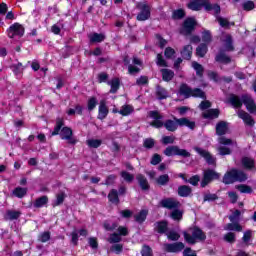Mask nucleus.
<instances>
[{
  "mask_svg": "<svg viewBox=\"0 0 256 256\" xmlns=\"http://www.w3.org/2000/svg\"><path fill=\"white\" fill-rule=\"evenodd\" d=\"M188 9L191 11H201L204 7L205 11H214V13H220L221 7L217 4H211L209 0H191L187 4Z\"/></svg>",
  "mask_w": 256,
  "mask_h": 256,
  "instance_id": "obj_1",
  "label": "nucleus"
},
{
  "mask_svg": "<svg viewBox=\"0 0 256 256\" xmlns=\"http://www.w3.org/2000/svg\"><path fill=\"white\" fill-rule=\"evenodd\" d=\"M229 101L231 105H233V107H241V105H243L244 103L246 109L250 113H256L255 101H253V98H251V96L249 95L242 96V99L239 98L238 96L231 95L229 98Z\"/></svg>",
  "mask_w": 256,
  "mask_h": 256,
  "instance_id": "obj_2",
  "label": "nucleus"
},
{
  "mask_svg": "<svg viewBox=\"0 0 256 256\" xmlns=\"http://www.w3.org/2000/svg\"><path fill=\"white\" fill-rule=\"evenodd\" d=\"M184 239L190 245H195L197 241H205V239H207V236L205 235L204 231L197 227H194L190 229L189 232L184 233Z\"/></svg>",
  "mask_w": 256,
  "mask_h": 256,
  "instance_id": "obj_3",
  "label": "nucleus"
},
{
  "mask_svg": "<svg viewBox=\"0 0 256 256\" xmlns=\"http://www.w3.org/2000/svg\"><path fill=\"white\" fill-rule=\"evenodd\" d=\"M178 93L184 99H189V97H199L200 99H205V92H203V90L199 88L193 90L187 86V84H182Z\"/></svg>",
  "mask_w": 256,
  "mask_h": 256,
  "instance_id": "obj_4",
  "label": "nucleus"
},
{
  "mask_svg": "<svg viewBox=\"0 0 256 256\" xmlns=\"http://www.w3.org/2000/svg\"><path fill=\"white\" fill-rule=\"evenodd\" d=\"M235 181H247V175L243 173V171L239 170H231L224 175L223 183H225L226 185H230V183H235Z\"/></svg>",
  "mask_w": 256,
  "mask_h": 256,
  "instance_id": "obj_5",
  "label": "nucleus"
},
{
  "mask_svg": "<svg viewBox=\"0 0 256 256\" xmlns=\"http://www.w3.org/2000/svg\"><path fill=\"white\" fill-rule=\"evenodd\" d=\"M164 155L167 157H173V155H179L180 157H191V153H189L185 149L179 148V146H169L164 151Z\"/></svg>",
  "mask_w": 256,
  "mask_h": 256,
  "instance_id": "obj_6",
  "label": "nucleus"
},
{
  "mask_svg": "<svg viewBox=\"0 0 256 256\" xmlns=\"http://www.w3.org/2000/svg\"><path fill=\"white\" fill-rule=\"evenodd\" d=\"M137 8L140 11L137 15L138 21H147L151 17V7L147 3H139Z\"/></svg>",
  "mask_w": 256,
  "mask_h": 256,
  "instance_id": "obj_7",
  "label": "nucleus"
},
{
  "mask_svg": "<svg viewBox=\"0 0 256 256\" xmlns=\"http://www.w3.org/2000/svg\"><path fill=\"white\" fill-rule=\"evenodd\" d=\"M219 173L215 172V170L208 169L204 171V177L201 181V187H207L211 181L215 179H219Z\"/></svg>",
  "mask_w": 256,
  "mask_h": 256,
  "instance_id": "obj_8",
  "label": "nucleus"
},
{
  "mask_svg": "<svg viewBox=\"0 0 256 256\" xmlns=\"http://www.w3.org/2000/svg\"><path fill=\"white\" fill-rule=\"evenodd\" d=\"M24 33L25 28L19 23L11 25L8 29V37H10V39H13V37H23Z\"/></svg>",
  "mask_w": 256,
  "mask_h": 256,
  "instance_id": "obj_9",
  "label": "nucleus"
},
{
  "mask_svg": "<svg viewBox=\"0 0 256 256\" xmlns=\"http://www.w3.org/2000/svg\"><path fill=\"white\" fill-rule=\"evenodd\" d=\"M149 117L151 119H153V121L150 124V125H152V127H155L156 129L163 127V121H162L163 116H161V114H159V112L151 111V112H149Z\"/></svg>",
  "mask_w": 256,
  "mask_h": 256,
  "instance_id": "obj_10",
  "label": "nucleus"
},
{
  "mask_svg": "<svg viewBox=\"0 0 256 256\" xmlns=\"http://www.w3.org/2000/svg\"><path fill=\"white\" fill-rule=\"evenodd\" d=\"M160 205L165 209H178V207L181 206V203H179L175 198H165L160 201Z\"/></svg>",
  "mask_w": 256,
  "mask_h": 256,
  "instance_id": "obj_11",
  "label": "nucleus"
},
{
  "mask_svg": "<svg viewBox=\"0 0 256 256\" xmlns=\"http://www.w3.org/2000/svg\"><path fill=\"white\" fill-rule=\"evenodd\" d=\"M195 25H197V22L194 20V18H187L184 21V24L182 27L183 35H189V33H191V31L195 29Z\"/></svg>",
  "mask_w": 256,
  "mask_h": 256,
  "instance_id": "obj_12",
  "label": "nucleus"
},
{
  "mask_svg": "<svg viewBox=\"0 0 256 256\" xmlns=\"http://www.w3.org/2000/svg\"><path fill=\"white\" fill-rule=\"evenodd\" d=\"M118 233L119 234L114 233L110 236L109 238L110 243H119V241H121V235L125 237L129 233V231L127 230L126 227L120 226L118 227Z\"/></svg>",
  "mask_w": 256,
  "mask_h": 256,
  "instance_id": "obj_13",
  "label": "nucleus"
},
{
  "mask_svg": "<svg viewBox=\"0 0 256 256\" xmlns=\"http://www.w3.org/2000/svg\"><path fill=\"white\" fill-rule=\"evenodd\" d=\"M183 249H185V244H183V242L164 245V250L169 253H179V251H183Z\"/></svg>",
  "mask_w": 256,
  "mask_h": 256,
  "instance_id": "obj_14",
  "label": "nucleus"
},
{
  "mask_svg": "<svg viewBox=\"0 0 256 256\" xmlns=\"http://www.w3.org/2000/svg\"><path fill=\"white\" fill-rule=\"evenodd\" d=\"M61 139H65L68 143L74 145L75 139H73V130L69 127H63L60 131Z\"/></svg>",
  "mask_w": 256,
  "mask_h": 256,
  "instance_id": "obj_15",
  "label": "nucleus"
},
{
  "mask_svg": "<svg viewBox=\"0 0 256 256\" xmlns=\"http://www.w3.org/2000/svg\"><path fill=\"white\" fill-rule=\"evenodd\" d=\"M194 151H196L198 155H201V157H204L209 165H215V159L213 158V156H211L209 152L199 147H195Z\"/></svg>",
  "mask_w": 256,
  "mask_h": 256,
  "instance_id": "obj_16",
  "label": "nucleus"
},
{
  "mask_svg": "<svg viewBox=\"0 0 256 256\" xmlns=\"http://www.w3.org/2000/svg\"><path fill=\"white\" fill-rule=\"evenodd\" d=\"M109 115V108H107V102L105 100L100 101L99 109H98V119H105Z\"/></svg>",
  "mask_w": 256,
  "mask_h": 256,
  "instance_id": "obj_17",
  "label": "nucleus"
},
{
  "mask_svg": "<svg viewBox=\"0 0 256 256\" xmlns=\"http://www.w3.org/2000/svg\"><path fill=\"white\" fill-rule=\"evenodd\" d=\"M238 117L244 121L246 125H249L250 127H253L255 125V121L247 112L239 110L238 111Z\"/></svg>",
  "mask_w": 256,
  "mask_h": 256,
  "instance_id": "obj_18",
  "label": "nucleus"
},
{
  "mask_svg": "<svg viewBox=\"0 0 256 256\" xmlns=\"http://www.w3.org/2000/svg\"><path fill=\"white\" fill-rule=\"evenodd\" d=\"M229 131V124L225 121H220L216 124L217 135H225Z\"/></svg>",
  "mask_w": 256,
  "mask_h": 256,
  "instance_id": "obj_19",
  "label": "nucleus"
},
{
  "mask_svg": "<svg viewBox=\"0 0 256 256\" xmlns=\"http://www.w3.org/2000/svg\"><path fill=\"white\" fill-rule=\"evenodd\" d=\"M133 63L134 65H138V66L130 65L128 67V71L130 75H135V73H139V71H141L142 62L139 60V58H134Z\"/></svg>",
  "mask_w": 256,
  "mask_h": 256,
  "instance_id": "obj_20",
  "label": "nucleus"
},
{
  "mask_svg": "<svg viewBox=\"0 0 256 256\" xmlns=\"http://www.w3.org/2000/svg\"><path fill=\"white\" fill-rule=\"evenodd\" d=\"M225 51H233V41L231 40V35L225 34L222 36Z\"/></svg>",
  "mask_w": 256,
  "mask_h": 256,
  "instance_id": "obj_21",
  "label": "nucleus"
},
{
  "mask_svg": "<svg viewBox=\"0 0 256 256\" xmlns=\"http://www.w3.org/2000/svg\"><path fill=\"white\" fill-rule=\"evenodd\" d=\"M202 117H204V119H217V117H219V110L218 109L206 110L202 113Z\"/></svg>",
  "mask_w": 256,
  "mask_h": 256,
  "instance_id": "obj_22",
  "label": "nucleus"
},
{
  "mask_svg": "<svg viewBox=\"0 0 256 256\" xmlns=\"http://www.w3.org/2000/svg\"><path fill=\"white\" fill-rule=\"evenodd\" d=\"M180 127H188V129H195V123L187 118L176 119Z\"/></svg>",
  "mask_w": 256,
  "mask_h": 256,
  "instance_id": "obj_23",
  "label": "nucleus"
},
{
  "mask_svg": "<svg viewBox=\"0 0 256 256\" xmlns=\"http://www.w3.org/2000/svg\"><path fill=\"white\" fill-rule=\"evenodd\" d=\"M181 55L183 59H187L189 61V59H191V55H193V46L191 45L184 46V48L181 51Z\"/></svg>",
  "mask_w": 256,
  "mask_h": 256,
  "instance_id": "obj_24",
  "label": "nucleus"
},
{
  "mask_svg": "<svg viewBox=\"0 0 256 256\" xmlns=\"http://www.w3.org/2000/svg\"><path fill=\"white\" fill-rule=\"evenodd\" d=\"M90 43H101L105 41V35L99 33H93L89 35Z\"/></svg>",
  "mask_w": 256,
  "mask_h": 256,
  "instance_id": "obj_25",
  "label": "nucleus"
},
{
  "mask_svg": "<svg viewBox=\"0 0 256 256\" xmlns=\"http://www.w3.org/2000/svg\"><path fill=\"white\" fill-rule=\"evenodd\" d=\"M108 85L111 87L110 93H117L120 85L119 78H113L112 80L108 81Z\"/></svg>",
  "mask_w": 256,
  "mask_h": 256,
  "instance_id": "obj_26",
  "label": "nucleus"
},
{
  "mask_svg": "<svg viewBox=\"0 0 256 256\" xmlns=\"http://www.w3.org/2000/svg\"><path fill=\"white\" fill-rule=\"evenodd\" d=\"M242 165L244 169H253L255 167V160L249 157L242 158Z\"/></svg>",
  "mask_w": 256,
  "mask_h": 256,
  "instance_id": "obj_27",
  "label": "nucleus"
},
{
  "mask_svg": "<svg viewBox=\"0 0 256 256\" xmlns=\"http://www.w3.org/2000/svg\"><path fill=\"white\" fill-rule=\"evenodd\" d=\"M161 73H162L163 81H171V79H173V77H175V73L173 72V70L162 69Z\"/></svg>",
  "mask_w": 256,
  "mask_h": 256,
  "instance_id": "obj_28",
  "label": "nucleus"
},
{
  "mask_svg": "<svg viewBox=\"0 0 256 256\" xmlns=\"http://www.w3.org/2000/svg\"><path fill=\"white\" fill-rule=\"evenodd\" d=\"M134 111L133 106L131 105H123L119 110V114L123 117H127V115H131Z\"/></svg>",
  "mask_w": 256,
  "mask_h": 256,
  "instance_id": "obj_29",
  "label": "nucleus"
},
{
  "mask_svg": "<svg viewBox=\"0 0 256 256\" xmlns=\"http://www.w3.org/2000/svg\"><path fill=\"white\" fill-rule=\"evenodd\" d=\"M164 126L166 127L167 131H176L179 123L177 122V119L175 121L167 120Z\"/></svg>",
  "mask_w": 256,
  "mask_h": 256,
  "instance_id": "obj_30",
  "label": "nucleus"
},
{
  "mask_svg": "<svg viewBox=\"0 0 256 256\" xmlns=\"http://www.w3.org/2000/svg\"><path fill=\"white\" fill-rule=\"evenodd\" d=\"M178 195L180 197H189V195H191V188L188 186H180L178 188Z\"/></svg>",
  "mask_w": 256,
  "mask_h": 256,
  "instance_id": "obj_31",
  "label": "nucleus"
},
{
  "mask_svg": "<svg viewBox=\"0 0 256 256\" xmlns=\"http://www.w3.org/2000/svg\"><path fill=\"white\" fill-rule=\"evenodd\" d=\"M225 230L226 231H242L243 228L241 227V225H239V223L237 222H232V223H229L225 226Z\"/></svg>",
  "mask_w": 256,
  "mask_h": 256,
  "instance_id": "obj_32",
  "label": "nucleus"
},
{
  "mask_svg": "<svg viewBox=\"0 0 256 256\" xmlns=\"http://www.w3.org/2000/svg\"><path fill=\"white\" fill-rule=\"evenodd\" d=\"M13 195L19 199H22V197L27 195V188L17 187L13 190Z\"/></svg>",
  "mask_w": 256,
  "mask_h": 256,
  "instance_id": "obj_33",
  "label": "nucleus"
},
{
  "mask_svg": "<svg viewBox=\"0 0 256 256\" xmlns=\"http://www.w3.org/2000/svg\"><path fill=\"white\" fill-rule=\"evenodd\" d=\"M137 180H138V183H139L141 189H144V190L149 189V182H147V178H145V176L138 175Z\"/></svg>",
  "mask_w": 256,
  "mask_h": 256,
  "instance_id": "obj_34",
  "label": "nucleus"
},
{
  "mask_svg": "<svg viewBox=\"0 0 256 256\" xmlns=\"http://www.w3.org/2000/svg\"><path fill=\"white\" fill-rule=\"evenodd\" d=\"M196 55L198 57H205L207 55V44H200L196 49Z\"/></svg>",
  "mask_w": 256,
  "mask_h": 256,
  "instance_id": "obj_35",
  "label": "nucleus"
},
{
  "mask_svg": "<svg viewBox=\"0 0 256 256\" xmlns=\"http://www.w3.org/2000/svg\"><path fill=\"white\" fill-rule=\"evenodd\" d=\"M155 231H157V233H165V231H167V222H157L155 224Z\"/></svg>",
  "mask_w": 256,
  "mask_h": 256,
  "instance_id": "obj_36",
  "label": "nucleus"
},
{
  "mask_svg": "<svg viewBox=\"0 0 256 256\" xmlns=\"http://www.w3.org/2000/svg\"><path fill=\"white\" fill-rule=\"evenodd\" d=\"M88 147H91L92 149H97V147H101L102 141L100 139H89L86 141Z\"/></svg>",
  "mask_w": 256,
  "mask_h": 256,
  "instance_id": "obj_37",
  "label": "nucleus"
},
{
  "mask_svg": "<svg viewBox=\"0 0 256 256\" xmlns=\"http://www.w3.org/2000/svg\"><path fill=\"white\" fill-rule=\"evenodd\" d=\"M148 213L147 210L140 211V213L135 216V221H137V223H143V221L147 219Z\"/></svg>",
  "mask_w": 256,
  "mask_h": 256,
  "instance_id": "obj_38",
  "label": "nucleus"
},
{
  "mask_svg": "<svg viewBox=\"0 0 256 256\" xmlns=\"http://www.w3.org/2000/svg\"><path fill=\"white\" fill-rule=\"evenodd\" d=\"M48 201L49 199L47 198V196H42L35 201L34 207H44V205H47Z\"/></svg>",
  "mask_w": 256,
  "mask_h": 256,
  "instance_id": "obj_39",
  "label": "nucleus"
},
{
  "mask_svg": "<svg viewBox=\"0 0 256 256\" xmlns=\"http://www.w3.org/2000/svg\"><path fill=\"white\" fill-rule=\"evenodd\" d=\"M97 98L96 97H90L88 99L87 107L88 111H93L97 107Z\"/></svg>",
  "mask_w": 256,
  "mask_h": 256,
  "instance_id": "obj_40",
  "label": "nucleus"
},
{
  "mask_svg": "<svg viewBox=\"0 0 256 256\" xmlns=\"http://www.w3.org/2000/svg\"><path fill=\"white\" fill-rule=\"evenodd\" d=\"M192 67L196 71V75L199 77L203 76V66L197 62H192Z\"/></svg>",
  "mask_w": 256,
  "mask_h": 256,
  "instance_id": "obj_41",
  "label": "nucleus"
},
{
  "mask_svg": "<svg viewBox=\"0 0 256 256\" xmlns=\"http://www.w3.org/2000/svg\"><path fill=\"white\" fill-rule=\"evenodd\" d=\"M216 61H218L219 63H229V61H231V58H229V56L221 52L216 56Z\"/></svg>",
  "mask_w": 256,
  "mask_h": 256,
  "instance_id": "obj_42",
  "label": "nucleus"
},
{
  "mask_svg": "<svg viewBox=\"0 0 256 256\" xmlns=\"http://www.w3.org/2000/svg\"><path fill=\"white\" fill-rule=\"evenodd\" d=\"M108 199L109 201H111V203H119V196L117 194V190H112L108 195Z\"/></svg>",
  "mask_w": 256,
  "mask_h": 256,
  "instance_id": "obj_43",
  "label": "nucleus"
},
{
  "mask_svg": "<svg viewBox=\"0 0 256 256\" xmlns=\"http://www.w3.org/2000/svg\"><path fill=\"white\" fill-rule=\"evenodd\" d=\"M20 215H21V213H19L17 211H8L6 213V219H9L10 221H13L15 219H19Z\"/></svg>",
  "mask_w": 256,
  "mask_h": 256,
  "instance_id": "obj_44",
  "label": "nucleus"
},
{
  "mask_svg": "<svg viewBox=\"0 0 256 256\" xmlns=\"http://www.w3.org/2000/svg\"><path fill=\"white\" fill-rule=\"evenodd\" d=\"M217 21L221 27H231V25H235V23L229 22L226 18L218 17Z\"/></svg>",
  "mask_w": 256,
  "mask_h": 256,
  "instance_id": "obj_45",
  "label": "nucleus"
},
{
  "mask_svg": "<svg viewBox=\"0 0 256 256\" xmlns=\"http://www.w3.org/2000/svg\"><path fill=\"white\" fill-rule=\"evenodd\" d=\"M171 218L174 221H181V219L183 218V212H181V210H174L171 213Z\"/></svg>",
  "mask_w": 256,
  "mask_h": 256,
  "instance_id": "obj_46",
  "label": "nucleus"
},
{
  "mask_svg": "<svg viewBox=\"0 0 256 256\" xmlns=\"http://www.w3.org/2000/svg\"><path fill=\"white\" fill-rule=\"evenodd\" d=\"M172 17H173V19H183V17H185V10H183V9L175 10L173 12Z\"/></svg>",
  "mask_w": 256,
  "mask_h": 256,
  "instance_id": "obj_47",
  "label": "nucleus"
},
{
  "mask_svg": "<svg viewBox=\"0 0 256 256\" xmlns=\"http://www.w3.org/2000/svg\"><path fill=\"white\" fill-rule=\"evenodd\" d=\"M38 239L41 243H47L51 239V234L49 232H43L39 235Z\"/></svg>",
  "mask_w": 256,
  "mask_h": 256,
  "instance_id": "obj_48",
  "label": "nucleus"
},
{
  "mask_svg": "<svg viewBox=\"0 0 256 256\" xmlns=\"http://www.w3.org/2000/svg\"><path fill=\"white\" fill-rule=\"evenodd\" d=\"M236 189H238V191H240V193H252L253 189H251V187L247 186V185H238L236 186Z\"/></svg>",
  "mask_w": 256,
  "mask_h": 256,
  "instance_id": "obj_49",
  "label": "nucleus"
},
{
  "mask_svg": "<svg viewBox=\"0 0 256 256\" xmlns=\"http://www.w3.org/2000/svg\"><path fill=\"white\" fill-rule=\"evenodd\" d=\"M157 97L158 99H167V91L165 90V88H157Z\"/></svg>",
  "mask_w": 256,
  "mask_h": 256,
  "instance_id": "obj_50",
  "label": "nucleus"
},
{
  "mask_svg": "<svg viewBox=\"0 0 256 256\" xmlns=\"http://www.w3.org/2000/svg\"><path fill=\"white\" fill-rule=\"evenodd\" d=\"M202 41L205 43L204 45H207L208 43H211V32L204 31L202 33Z\"/></svg>",
  "mask_w": 256,
  "mask_h": 256,
  "instance_id": "obj_51",
  "label": "nucleus"
},
{
  "mask_svg": "<svg viewBox=\"0 0 256 256\" xmlns=\"http://www.w3.org/2000/svg\"><path fill=\"white\" fill-rule=\"evenodd\" d=\"M61 127H63V120L59 119L56 122V126L54 128V131L52 132V135H59V131H61Z\"/></svg>",
  "mask_w": 256,
  "mask_h": 256,
  "instance_id": "obj_52",
  "label": "nucleus"
},
{
  "mask_svg": "<svg viewBox=\"0 0 256 256\" xmlns=\"http://www.w3.org/2000/svg\"><path fill=\"white\" fill-rule=\"evenodd\" d=\"M157 183H158V185H165L166 183H169V175H167V174L161 175L157 179Z\"/></svg>",
  "mask_w": 256,
  "mask_h": 256,
  "instance_id": "obj_53",
  "label": "nucleus"
},
{
  "mask_svg": "<svg viewBox=\"0 0 256 256\" xmlns=\"http://www.w3.org/2000/svg\"><path fill=\"white\" fill-rule=\"evenodd\" d=\"M241 215V211L235 210L233 214L229 217L231 223H237L239 221V216Z\"/></svg>",
  "mask_w": 256,
  "mask_h": 256,
  "instance_id": "obj_54",
  "label": "nucleus"
},
{
  "mask_svg": "<svg viewBox=\"0 0 256 256\" xmlns=\"http://www.w3.org/2000/svg\"><path fill=\"white\" fill-rule=\"evenodd\" d=\"M244 11H251L255 9V3L253 1H247L243 4Z\"/></svg>",
  "mask_w": 256,
  "mask_h": 256,
  "instance_id": "obj_55",
  "label": "nucleus"
},
{
  "mask_svg": "<svg viewBox=\"0 0 256 256\" xmlns=\"http://www.w3.org/2000/svg\"><path fill=\"white\" fill-rule=\"evenodd\" d=\"M218 153H219V155H230L231 150L225 146H220L218 148Z\"/></svg>",
  "mask_w": 256,
  "mask_h": 256,
  "instance_id": "obj_56",
  "label": "nucleus"
},
{
  "mask_svg": "<svg viewBox=\"0 0 256 256\" xmlns=\"http://www.w3.org/2000/svg\"><path fill=\"white\" fill-rule=\"evenodd\" d=\"M121 177L124 179V181H127L128 183H131V181H133L134 179L133 175L129 174L126 171L121 173Z\"/></svg>",
  "mask_w": 256,
  "mask_h": 256,
  "instance_id": "obj_57",
  "label": "nucleus"
},
{
  "mask_svg": "<svg viewBox=\"0 0 256 256\" xmlns=\"http://www.w3.org/2000/svg\"><path fill=\"white\" fill-rule=\"evenodd\" d=\"M154 145L155 140H153L152 138H147L144 140V147H146V149H151Z\"/></svg>",
  "mask_w": 256,
  "mask_h": 256,
  "instance_id": "obj_58",
  "label": "nucleus"
},
{
  "mask_svg": "<svg viewBox=\"0 0 256 256\" xmlns=\"http://www.w3.org/2000/svg\"><path fill=\"white\" fill-rule=\"evenodd\" d=\"M218 141L220 145H233V141L229 138L220 137Z\"/></svg>",
  "mask_w": 256,
  "mask_h": 256,
  "instance_id": "obj_59",
  "label": "nucleus"
},
{
  "mask_svg": "<svg viewBox=\"0 0 256 256\" xmlns=\"http://www.w3.org/2000/svg\"><path fill=\"white\" fill-rule=\"evenodd\" d=\"M175 55V50L171 47L166 48L165 50V57L166 59H171Z\"/></svg>",
  "mask_w": 256,
  "mask_h": 256,
  "instance_id": "obj_60",
  "label": "nucleus"
},
{
  "mask_svg": "<svg viewBox=\"0 0 256 256\" xmlns=\"http://www.w3.org/2000/svg\"><path fill=\"white\" fill-rule=\"evenodd\" d=\"M65 201V193L61 192L57 195L56 202L54 205H61Z\"/></svg>",
  "mask_w": 256,
  "mask_h": 256,
  "instance_id": "obj_61",
  "label": "nucleus"
},
{
  "mask_svg": "<svg viewBox=\"0 0 256 256\" xmlns=\"http://www.w3.org/2000/svg\"><path fill=\"white\" fill-rule=\"evenodd\" d=\"M161 163V156L159 154H154L151 159V165H159Z\"/></svg>",
  "mask_w": 256,
  "mask_h": 256,
  "instance_id": "obj_62",
  "label": "nucleus"
},
{
  "mask_svg": "<svg viewBox=\"0 0 256 256\" xmlns=\"http://www.w3.org/2000/svg\"><path fill=\"white\" fill-rule=\"evenodd\" d=\"M142 256H153V253L151 252V248L149 246H144L142 248Z\"/></svg>",
  "mask_w": 256,
  "mask_h": 256,
  "instance_id": "obj_63",
  "label": "nucleus"
},
{
  "mask_svg": "<svg viewBox=\"0 0 256 256\" xmlns=\"http://www.w3.org/2000/svg\"><path fill=\"white\" fill-rule=\"evenodd\" d=\"M184 256H197L195 251L191 250V248H186L183 252Z\"/></svg>",
  "mask_w": 256,
  "mask_h": 256,
  "instance_id": "obj_64",
  "label": "nucleus"
}]
</instances>
